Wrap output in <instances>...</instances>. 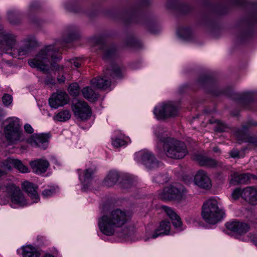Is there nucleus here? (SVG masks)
Wrapping results in <instances>:
<instances>
[{"mask_svg": "<svg viewBox=\"0 0 257 257\" xmlns=\"http://www.w3.org/2000/svg\"><path fill=\"white\" fill-rule=\"evenodd\" d=\"M12 97L11 95L5 94L2 97V101L4 104L6 106H8L12 102Z\"/></svg>", "mask_w": 257, "mask_h": 257, "instance_id": "4c0bfd02", "label": "nucleus"}, {"mask_svg": "<svg viewBox=\"0 0 257 257\" xmlns=\"http://www.w3.org/2000/svg\"><path fill=\"white\" fill-rule=\"evenodd\" d=\"M226 227L227 229L238 234L245 233L249 229V226L247 224L238 221L227 222Z\"/></svg>", "mask_w": 257, "mask_h": 257, "instance_id": "a211bd4d", "label": "nucleus"}, {"mask_svg": "<svg viewBox=\"0 0 257 257\" xmlns=\"http://www.w3.org/2000/svg\"><path fill=\"white\" fill-rule=\"evenodd\" d=\"M0 183L1 184L0 189L7 192L13 204L21 207L27 205V200L19 187L16 186L13 183H5L4 181H2Z\"/></svg>", "mask_w": 257, "mask_h": 257, "instance_id": "423d86ee", "label": "nucleus"}, {"mask_svg": "<svg viewBox=\"0 0 257 257\" xmlns=\"http://www.w3.org/2000/svg\"><path fill=\"white\" fill-rule=\"evenodd\" d=\"M0 166L8 170H12L13 168H15L22 173L29 172L28 167L25 165L21 160L13 158H8L1 162Z\"/></svg>", "mask_w": 257, "mask_h": 257, "instance_id": "f8f14e48", "label": "nucleus"}, {"mask_svg": "<svg viewBox=\"0 0 257 257\" xmlns=\"http://www.w3.org/2000/svg\"><path fill=\"white\" fill-rule=\"evenodd\" d=\"M50 137L49 134H34L29 139V142L35 147L45 150Z\"/></svg>", "mask_w": 257, "mask_h": 257, "instance_id": "dca6fc26", "label": "nucleus"}, {"mask_svg": "<svg viewBox=\"0 0 257 257\" xmlns=\"http://www.w3.org/2000/svg\"><path fill=\"white\" fill-rule=\"evenodd\" d=\"M112 146L115 148H118L126 145L127 142L123 137H117L111 139Z\"/></svg>", "mask_w": 257, "mask_h": 257, "instance_id": "7c9ffc66", "label": "nucleus"}, {"mask_svg": "<svg viewBox=\"0 0 257 257\" xmlns=\"http://www.w3.org/2000/svg\"><path fill=\"white\" fill-rule=\"evenodd\" d=\"M33 171L37 174L46 172L50 166L49 162L45 159H39L30 163Z\"/></svg>", "mask_w": 257, "mask_h": 257, "instance_id": "6ab92c4d", "label": "nucleus"}, {"mask_svg": "<svg viewBox=\"0 0 257 257\" xmlns=\"http://www.w3.org/2000/svg\"><path fill=\"white\" fill-rule=\"evenodd\" d=\"M130 219L125 211L116 209L98 219V227L101 232L107 236L112 235L116 228L124 225Z\"/></svg>", "mask_w": 257, "mask_h": 257, "instance_id": "f03ea898", "label": "nucleus"}, {"mask_svg": "<svg viewBox=\"0 0 257 257\" xmlns=\"http://www.w3.org/2000/svg\"><path fill=\"white\" fill-rule=\"evenodd\" d=\"M56 192V188L54 187H50L44 190L42 195L44 197H50L55 194Z\"/></svg>", "mask_w": 257, "mask_h": 257, "instance_id": "f704fd0d", "label": "nucleus"}, {"mask_svg": "<svg viewBox=\"0 0 257 257\" xmlns=\"http://www.w3.org/2000/svg\"><path fill=\"white\" fill-rule=\"evenodd\" d=\"M230 156L233 158L239 157V152L237 150H232L230 152Z\"/></svg>", "mask_w": 257, "mask_h": 257, "instance_id": "37998d69", "label": "nucleus"}, {"mask_svg": "<svg viewBox=\"0 0 257 257\" xmlns=\"http://www.w3.org/2000/svg\"><path fill=\"white\" fill-rule=\"evenodd\" d=\"M45 83L47 85H49V84L54 85L55 84V80L52 77H48L45 80Z\"/></svg>", "mask_w": 257, "mask_h": 257, "instance_id": "c03bdc74", "label": "nucleus"}, {"mask_svg": "<svg viewBox=\"0 0 257 257\" xmlns=\"http://www.w3.org/2000/svg\"><path fill=\"white\" fill-rule=\"evenodd\" d=\"M4 127L5 137L9 144L13 145L24 140L23 133L20 119L15 117L7 118Z\"/></svg>", "mask_w": 257, "mask_h": 257, "instance_id": "39448f33", "label": "nucleus"}, {"mask_svg": "<svg viewBox=\"0 0 257 257\" xmlns=\"http://www.w3.org/2000/svg\"><path fill=\"white\" fill-rule=\"evenodd\" d=\"M23 189L26 192L34 202H38L40 197L37 192L38 186L29 181H25L22 185Z\"/></svg>", "mask_w": 257, "mask_h": 257, "instance_id": "aec40b11", "label": "nucleus"}, {"mask_svg": "<svg viewBox=\"0 0 257 257\" xmlns=\"http://www.w3.org/2000/svg\"><path fill=\"white\" fill-rule=\"evenodd\" d=\"M68 91L72 96H76L80 92V88L77 83H73L70 84L68 87Z\"/></svg>", "mask_w": 257, "mask_h": 257, "instance_id": "473e14b6", "label": "nucleus"}, {"mask_svg": "<svg viewBox=\"0 0 257 257\" xmlns=\"http://www.w3.org/2000/svg\"><path fill=\"white\" fill-rule=\"evenodd\" d=\"M161 209L166 213V215L170 218L172 222L173 226L177 228L182 225V222L180 217L171 208L166 206H161Z\"/></svg>", "mask_w": 257, "mask_h": 257, "instance_id": "412c9836", "label": "nucleus"}, {"mask_svg": "<svg viewBox=\"0 0 257 257\" xmlns=\"http://www.w3.org/2000/svg\"><path fill=\"white\" fill-rule=\"evenodd\" d=\"M27 42L28 44H27L25 46L20 47L18 50L19 56H21L26 55L31 51V44L32 42V40L28 39Z\"/></svg>", "mask_w": 257, "mask_h": 257, "instance_id": "2f4dec72", "label": "nucleus"}, {"mask_svg": "<svg viewBox=\"0 0 257 257\" xmlns=\"http://www.w3.org/2000/svg\"><path fill=\"white\" fill-rule=\"evenodd\" d=\"M130 44H128V45L130 46H132V43L135 42V40L134 39H131L130 40Z\"/></svg>", "mask_w": 257, "mask_h": 257, "instance_id": "603ef678", "label": "nucleus"}, {"mask_svg": "<svg viewBox=\"0 0 257 257\" xmlns=\"http://www.w3.org/2000/svg\"><path fill=\"white\" fill-rule=\"evenodd\" d=\"M119 178L118 173L115 171H110L104 181V184L107 187H111L115 185Z\"/></svg>", "mask_w": 257, "mask_h": 257, "instance_id": "bb28decb", "label": "nucleus"}, {"mask_svg": "<svg viewBox=\"0 0 257 257\" xmlns=\"http://www.w3.org/2000/svg\"><path fill=\"white\" fill-rule=\"evenodd\" d=\"M6 174L5 172L4 171L0 169V176H2Z\"/></svg>", "mask_w": 257, "mask_h": 257, "instance_id": "864d4df0", "label": "nucleus"}, {"mask_svg": "<svg viewBox=\"0 0 257 257\" xmlns=\"http://www.w3.org/2000/svg\"><path fill=\"white\" fill-rule=\"evenodd\" d=\"M241 140L244 142H247L255 146H257V138L244 135L242 139H240Z\"/></svg>", "mask_w": 257, "mask_h": 257, "instance_id": "e433bc0d", "label": "nucleus"}, {"mask_svg": "<svg viewBox=\"0 0 257 257\" xmlns=\"http://www.w3.org/2000/svg\"><path fill=\"white\" fill-rule=\"evenodd\" d=\"M194 181L196 185L203 189H208L211 186V180L207 173L202 170L196 173Z\"/></svg>", "mask_w": 257, "mask_h": 257, "instance_id": "f3484780", "label": "nucleus"}, {"mask_svg": "<svg viewBox=\"0 0 257 257\" xmlns=\"http://www.w3.org/2000/svg\"><path fill=\"white\" fill-rule=\"evenodd\" d=\"M135 160L144 164L149 169H155L159 166V163L152 152L142 150L136 153Z\"/></svg>", "mask_w": 257, "mask_h": 257, "instance_id": "9d476101", "label": "nucleus"}, {"mask_svg": "<svg viewBox=\"0 0 257 257\" xmlns=\"http://www.w3.org/2000/svg\"><path fill=\"white\" fill-rule=\"evenodd\" d=\"M245 2V0H235V3L236 5H243Z\"/></svg>", "mask_w": 257, "mask_h": 257, "instance_id": "8fccbe9b", "label": "nucleus"}, {"mask_svg": "<svg viewBox=\"0 0 257 257\" xmlns=\"http://www.w3.org/2000/svg\"><path fill=\"white\" fill-rule=\"evenodd\" d=\"M68 101L69 96L65 92L58 91L52 95L49 99V103L51 107L57 108L67 104Z\"/></svg>", "mask_w": 257, "mask_h": 257, "instance_id": "ddd939ff", "label": "nucleus"}, {"mask_svg": "<svg viewBox=\"0 0 257 257\" xmlns=\"http://www.w3.org/2000/svg\"><path fill=\"white\" fill-rule=\"evenodd\" d=\"M256 196V191L252 187H246L242 191V197L251 204H256L257 201Z\"/></svg>", "mask_w": 257, "mask_h": 257, "instance_id": "4be33fe9", "label": "nucleus"}, {"mask_svg": "<svg viewBox=\"0 0 257 257\" xmlns=\"http://www.w3.org/2000/svg\"><path fill=\"white\" fill-rule=\"evenodd\" d=\"M97 45L99 46V48L103 51V59L105 61H109L114 58L116 55V51L114 46H108L100 38L96 39L95 41Z\"/></svg>", "mask_w": 257, "mask_h": 257, "instance_id": "2eb2a0df", "label": "nucleus"}, {"mask_svg": "<svg viewBox=\"0 0 257 257\" xmlns=\"http://www.w3.org/2000/svg\"><path fill=\"white\" fill-rule=\"evenodd\" d=\"M178 106L172 102L162 103L155 107L154 113L158 119L175 116L177 114Z\"/></svg>", "mask_w": 257, "mask_h": 257, "instance_id": "6e6552de", "label": "nucleus"}, {"mask_svg": "<svg viewBox=\"0 0 257 257\" xmlns=\"http://www.w3.org/2000/svg\"><path fill=\"white\" fill-rule=\"evenodd\" d=\"M70 63L73 64L76 68H79L82 63V60L79 58H76L70 60Z\"/></svg>", "mask_w": 257, "mask_h": 257, "instance_id": "ea45409f", "label": "nucleus"}, {"mask_svg": "<svg viewBox=\"0 0 257 257\" xmlns=\"http://www.w3.org/2000/svg\"><path fill=\"white\" fill-rule=\"evenodd\" d=\"M25 131L28 134H32L34 132V130L29 124H26L24 126Z\"/></svg>", "mask_w": 257, "mask_h": 257, "instance_id": "79ce46f5", "label": "nucleus"}, {"mask_svg": "<svg viewBox=\"0 0 257 257\" xmlns=\"http://www.w3.org/2000/svg\"><path fill=\"white\" fill-rule=\"evenodd\" d=\"M45 238L43 236H37V240L40 243H43V241L45 240Z\"/></svg>", "mask_w": 257, "mask_h": 257, "instance_id": "09e8293b", "label": "nucleus"}, {"mask_svg": "<svg viewBox=\"0 0 257 257\" xmlns=\"http://www.w3.org/2000/svg\"><path fill=\"white\" fill-rule=\"evenodd\" d=\"M65 77L63 75H59L57 77V81L59 83H64L65 81Z\"/></svg>", "mask_w": 257, "mask_h": 257, "instance_id": "49530a36", "label": "nucleus"}, {"mask_svg": "<svg viewBox=\"0 0 257 257\" xmlns=\"http://www.w3.org/2000/svg\"><path fill=\"white\" fill-rule=\"evenodd\" d=\"M94 171L92 169H86L83 176L79 175V178L83 181L84 184L87 185L93 179Z\"/></svg>", "mask_w": 257, "mask_h": 257, "instance_id": "c756f323", "label": "nucleus"}, {"mask_svg": "<svg viewBox=\"0 0 257 257\" xmlns=\"http://www.w3.org/2000/svg\"><path fill=\"white\" fill-rule=\"evenodd\" d=\"M201 216L207 223L214 224L220 221L225 215L219 202L211 198L204 202L201 208Z\"/></svg>", "mask_w": 257, "mask_h": 257, "instance_id": "20e7f679", "label": "nucleus"}, {"mask_svg": "<svg viewBox=\"0 0 257 257\" xmlns=\"http://www.w3.org/2000/svg\"><path fill=\"white\" fill-rule=\"evenodd\" d=\"M210 80V78L207 76H202L200 77L197 81V82L200 85L203 86L207 83Z\"/></svg>", "mask_w": 257, "mask_h": 257, "instance_id": "a19ab883", "label": "nucleus"}, {"mask_svg": "<svg viewBox=\"0 0 257 257\" xmlns=\"http://www.w3.org/2000/svg\"><path fill=\"white\" fill-rule=\"evenodd\" d=\"M0 40L2 41L1 48L4 53L12 50L16 43V37L9 33L2 32L0 33Z\"/></svg>", "mask_w": 257, "mask_h": 257, "instance_id": "4468645a", "label": "nucleus"}, {"mask_svg": "<svg viewBox=\"0 0 257 257\" xmlns=\"http://www.w3.org/2000/svg\"><path fill=\"white\" fill-rule=\"evenodd\" d=\"M213 151L215 153H220V152L219 149L217 147H214L213 149Z\"/></svg>", "mask_w": 257, "mask_h": 257, "instance_id": "3c124183", "label": "nucleus"}, {"mask_svg": "<svg viewBox=\"0 0 257 257\" xmlns=\"http://www.w3.org/2000/svg\"><path fill=\"white\" fill-rule=\"evenodd\" d=\"M170 223L169 221H162L158 228L153 234L152 238H156L159 236L168 235L170 230Z\"/></svg>", "mask_w": 257, "mask_h": 257, "instance_id": "393cba45", "label": "nucleus"}, {"mask_svg": "<svg viewBox=\"0 0 257 257\" xmlns=\"http://www.w3.org/2000/svg\"><path fill=\"white\" fill-rule=\"evenodd\" d=\"M77 34L78 30L75 27L72 26L68 28L63 35L62 40H58L53 45L45 46L34 58L29 61V65L45 73H47L50 68H54L58 71L63 70L64 67L62 65H55L62 59L59 49L76 39Z\"/></svg>", "mask_w": 257, "mask_h": 257, "instance_id": "f257e3e1", "label": "nucleus"}, {"mask_svg": "<svg viewBox=\"0 0 257 257\" xmlns=\"http://www.w3.org/2000/svg\"><path fill=\"white\" fill-rule=\"evenodd\" d=\"M153 181L158 184H163L168 181V178L166 174H160L155 177Z\"/></svg>", "mask_w": 257, "mask_h": 257, "instance_id": "72a5a7b5", "label": "nucleus"}, {"mask_svg": "<svg viewBox=\"0 0 257 257\" xmlns=\"http://www.w3.org/2000/svg\"><path fill=\"white\" fill-rule=\"evenodd\" d=\"M186 192L184 187L181 185H169L164 188L159 196L163 200L180 199Z\"/></svg>", "mask_w": 257, "mask_h": 257, "instance_id": "1a4fd4ad", "label": "nucleus"}, {"mask_svg": "<svg viewBox=\"0 0 257 257\" xmlns=\"http://www.w3.org/2000/svg\"><path fill=\"white\" fill-rule=\"evenodd\" d=\"M71 114L69 110H63L60 111L54 117V119L59 121H66L69 120Z\"/></svg>", "mask_w": 257, "mask_h": 257, "instance_id": "c85d7f7f", "label": "nucleus"}, {"mask_svg": "<svg viewBox=\"0 0 257 257\" xmlns=\"http://www.w3.org/2000/svg\"><path fill=\"white\" fill-rule=\"evenodd\" d=\"M110 74L114 77H120L121 71L120 68L115 64H112L110 68H107L105 72V76L103 77H95L91 81V85L99 89H105L109 87L111 81L107 78L106 75Z\"/></svg>", "mask_w": 257, "mask_h": 257, "instance_id": "0eeeda50", "label": "nucleus"}, {"mask_svg": "<svg viewBox=\"0 0 257 257\" xmlns=\"http://www.w3.org/2000/svg\"><path fill=\"white\" fill-rule=\"evenodd\" d=\"M211 123L215 122L217 124V126L215 127V131L218 132H222L225 131L227 128L226 126L220 120H216L214 122L211 121Z\"/></svg>", "mask_w": 257, "mask_h": 257, "instance_id": "c9c22d12", "label": "nucleus"}, {"mask_svg": "<svg viewBox=\"0 0 257 257\" xmlns=\"http://www.w3.org/2000/svg\"><path fill=\"white\" fill-rule=\"evenodd\" d=\"M249 180V174H238L235 172L231 175L230 183L233 185L247 183Z\"/></svg>", "mask_w": 257, "mask_h": 257, "instance_id": "b1692460", "label": "nucleus"}, {"mask_svg": "<svg viewBox=\"0 0 257 257\" xmlns=\"http://www.w3.org/2000/svg\"><path fill=\"white\" fill-rule=\"evenodd\" d=\"M256 123H252L251 122H247L246 125H243L241 131L243 132L246 130L249 127L252 125H255Z\"/></svg>", "mask_w": 257, "mask_h": 257, "instance_id": "a18cd8bd", "label": "nucleus"}, {"mask_svg": "<svg viewBox=\"0 0 257 257\" xmlns=\"http://www.w3.org/2000/svg\"><path fill=\"white\" fill-rule=\"evenodd\" d=\"M155 133L159 140L163 143V150L167 157L178 160L183 159L188 154L187 147L184 142L162 134V130L160 128L156 130Z\"/></svg>", "mask_w": 257, "mask_h": 257, "instance_id": "7ed1b4c3", "label": "nucleus"}, {"mask_svg": "<svg viewBox=\"0 0 257 257\" xmlns=\"http://www.w3.org/2000/svg\"><path fill=\"white\" fill-rule=\"evenodd\" d=\"M84 97L90 101H93L98 98V94L90 87L87 86L82 90Z\"/></svg>", "mask_w": 257, "mask_h": 257, "instance_id": "cd10ccee", "label": "nucleus"}, {"mask_svg": "<svg viewBox=\"0 0 257 257\" xmlns=\"http://www.w3.org/2000/svg\"><path fill=\"white\" fill-rule=\"evenodd\" d=\"M195 160L201 166L213 168L217 166L218 165V162L215 160L200 155L196 156Z\"/></svg>", "mask_w": 257, "mask_h": 257, "instance_id": "5701e85b", "label": "nucleus"}, {"mask_svg": "<svg viewBox=\"0 0 257 257\" xmlns=\"http://www.w3.org/2000/svg\"><path fill=\"white\" fill-rule=\"evenodd\" d=\"M72 109L75 116L81 120H86L91 115V109L88 103L84 101L78 100L73 103Z\"/></svg>", "mask_w": 257, "mask_h": 257, "instance_id": "9b49d317", "label": "nucleus"}, {"mask_svg": "<svg viewBox=\"0 0 257 257\" xmlns=\"http://www.w3.org/2000/svg\"><path fill=\"white\" fill-rule=\"evenodd\" d=\"M10 21L11 23H13V22L10 20V18L9 17Z\"/></svg>", "mask_w": 257, "mask_h": 257, "instance_id": "5fc2aeb1", "label": "nucleus"}, {"mask_svg": "<svg viewBox=\"0 0 257 257\" xmlns=\"http://www.w3.org/2000/svg\"><path fill=\"white\" fill-rule=\"evenodd\" d=\"M22 255L23 257H40V252L38 249L31 245L23 246Z\"/></svg>", "mask_w": 257, "mask_h": 257, "instance_id": "a878e982", "label": "nucleus"}, {"mask_svg": "<svg viewBox=\"0 0 257 257\" xmlns=\"http://www.w3.org/2000/svg\"><path fill=\"white\" fill-rule=\"evenodd\" d=\"M242 191L239 188L235 189L232 193V197L233 199L236 200L240 196L242 197Z\"/></svg>", "mask_w": 257, "mask_h": 257, "instance_id": "58836bf2", "label": "nucleus"}, {"mask_svg": "<svg viewBox=\"0 0 257 257\" xmlns=\"http://www.w3.org/2000/svg\"><path fill=\"white\" fill-rule=\"evenodd\" d=\"M7 112L2 107H0V119L3 118L6 116Z\"/></svg>", "mask_w": 257, "mask_h": 257, "instance_id": "de8ad7c7", "label": "nucleus"}]
</instances>
